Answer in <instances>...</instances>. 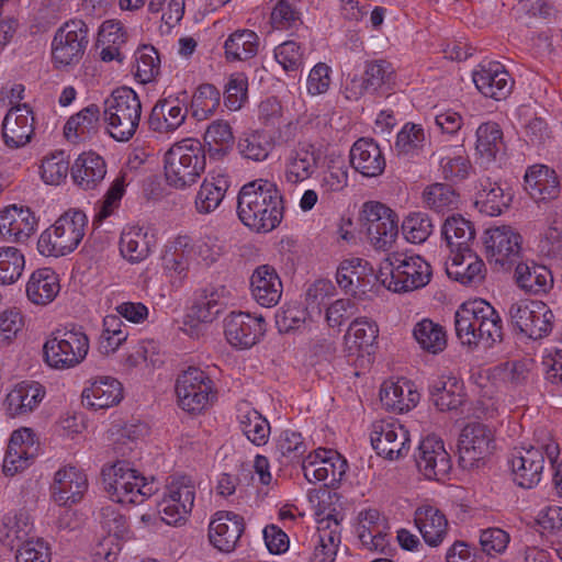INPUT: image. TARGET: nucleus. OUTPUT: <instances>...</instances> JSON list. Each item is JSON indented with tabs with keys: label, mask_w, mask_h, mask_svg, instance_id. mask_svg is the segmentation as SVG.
Here are the masks:
<instances>
[{
	"label": "nucleus",
	"mask_w": 562,
	"mask_h": 562,
	"mask_svg": "<svg viewBox=\"0 0 562 562\" xmlns=\"http://www.w3.org/2000/svg\"><path fill=\"white\" fill-rule=\"evenodd\" d=\"M237 214L244 225L257 233H269L283 218V199L276 182L256 179L238 193Z\"/></svg>",
	"instance_id": "1"
},
{
	"label": "nucleus",
	"mask_w": 562,
	"mask_h": 562,
	"mask_svg": "<svg viewBox=\"0 0 562 562\" xmlns=\"http://www.w3.org/2000/svg\"><path fill=\"white\" fill-rule=\"evenodd\" d=\"M456 334L471 349H490L503 339V322L497 311L484 300L463 303L454 314Z\"/></svg>",
	"instance_id": "2"
},
{
	"label": "nucleus",
	"mask_w": 562,
	"mask_h": 562,
	"mask_svg": "<svg viewBox=\"0 0 562 562\" xmlns=\"http://www.w3.org/2000/svg\"><path fill=\"white\" fill-rule=\"evenodd\" d=\"M206 154L196 138L175 143L164 156V175L169 187L186 190L205 172Z\"/></svg>",
	"instance_id": "3"
},
{
	"label": "nucleus",
	"mask_w": 562,
	"mask_h": 562,
	"mask_svg": "<svg viewBox=\"0 0 562 562\" xmlns=\"http://www.w3.org/2000/svg\"><path fill=\"white\" fill-rule=\"evenodd\" d=\"M431 266L419 255L394 251L380 263L376 279L390 291L406 293L426 286Z\"/></svg>",
	"instance_id": "4"
},
{
	"label": "nucleus",
	"mask_w": 562,
	"mask_h": 562,
	"mask_svg": "<svg viewBox=\"0 0 562 562\" xmlns=\"http://www.w3.org/2000/svg\"><path fill=\"white\" fill-rule=\"evenodd\" d=\"M559 453L558 442L548 431L540 430L532 445L517 450L509 460L513 481L522 488L537 486L542 479L546 459L553 463Z\"/></svg>",
	"instance_id": "5"
},
{
	"label": "nucleus",
	"mask_w": 562,
	"mask_h": 562,
	"mask_svg": "<svg viewBox=\"0 0 562 562\" xmlns=\"http://www.w3.org/2000/svg\"><path fill=\"white\" fill-rule=\"evenodd\" d=\"M101 474L104 488L115 503L138 505L157 491L154 480L147 481L126 461L104 465Z\"/></svg>",
	"instance_id": "6"
},
{
	"label": "nucleus",
	"mask_w": 562,
	"mask_h": 562,
	"mask_svg": "<svg viewBox=\"0 0 562 562\" xmlns=\"http://www.w3.org/2000/svg\"><path fill=\"white\" fill-rule=\"evenodd\" d=\"M140 116V100L131 88H119L104 100L103 120L109 135L117 142H127L135 135Z\"/></svg>",
	"instance_id": "7"
},
{
	"label": "nucleus",
	"mask_w": 562,
	"mask_h": 562,
	"mask_svg": "<svg viewBox=\"0 0 562 562\" xmlns=\"http://www.w3.org/2000/svg\"><path fill=\"white\" fill-rule=\"evenodd\" d=\"M88 218L79 210H68L45 229L37 240V249L44 256L60 257L72 252L86 234Z\"/></svg>",
	"instance_id": "8"
},
{
	"label": "nucleus",
	"mask_w": 562,
	"mask_h": 562,
	"mask_svg": "<svg viewBox=\"0 0 562 562\" xmlns=\"http://www.w3.org/2000/svg\"><path fill=\"white\" fill-rule=\"evenodd\" d=\"M178 406L189 414H200L216 398V390L210 375L198 367L182 370L175 383Z\"/></svg>",
	"instance_id": "9"
},
{
	"label": "nucleus",
	"mask_w": 562,
	"mask_h": 562,
	"mask_svg": "<svg viewBox=\"0 0 562 562\" xmlns=\"http://www.w3.org/2000/svg\"><path fill=\"white\" fill-rule=\"evenodd\" d=\"M88 351L89 338L80 328L56 330L43 346L45 362L57 370L78 366Z\"/></svg>",
	"instance_id": "10"
},
{
	"label": "nucleus",
	"mask_w": 562,
	"mask_h": 562,
	"mask_svg": "<svg viewBox=\"0 0 562 562\" xmlns=\"http://www.w3.org/2000/svg\"><path fill=\"white\" fill-rule=\"evenodd\" d=\"M89 44V29L85 21L74 19L57 29L50 44V58L56 69L79 64Z\"/></svg>",
	"instance_id": "11"
},
{
	"label": "nucleus",
	"mask_w": 562,
	"mask_h": 562,
	"mask_svg": "<svg viewBox=\"0 0 562 562\" xmlns=\"http://www.w3.org/2000/svg\"><path fill=\"white\" fill-rule=\"evenodd\" d=\"M196 486L188 475L173 476L167 483L164 496L158 504L161 520L167 525H178L187 519L194 506Z\"/></svg>",
	"instance_id": "12"
},
{
	"label": "nucleus",
	"mask_w": 562,
	"mask_h": 562,
	"mask_svg": "<svg viewBox=\"0 0 562 562\" xmlns=\"http://www.w3.org/2000/svg\"><path fill=\"white\" fill-rule=\"evenodd\" d=\"M512 325L531 339H541L553 327V313L542 301L518 300L508 308Z\"/></svg>",
	"instance_id": "13"
},
{
	"label": "nucleus",
	"mask_w": 562,
	"mask_h": 562,
	"mask_svg": "<svg viewBox=\"0 0 562 562\" xmlns=\"http://www.w3.org/2000/svg\"><path fill=\"white\" fill-rule=\"evenodd\" d=\"M362 215L367 236L375 249H387L398 235L397 214L378 201L363 204Z\"/></svg>",
	"instance_id": "14"
},
{
	"label": "nucleus",
	"mask_w": 562,
	"mask_h": 562,
	"mask_svg": "<svg viewBox=\"0 0 562 562\" xmlns=\"http://www.w3.org/2000/svg\"><path fill=\"white\" fill-rule=\"evenodd\" d=\"M347 469V460L336 450L326 448L308 453L302 463L304 477L310 483L325 482L329 487L341 482Z\"/></svg>",
	"instance_id": "15"
},
{
	"label": "nucleus",
	"mask_w": 562,
	"mask_h": 562,
	"mask_svg": "<svg viewBox=\"0 0 562 562\" xmlns=\"http://www.w3.org/2000/svg\"><path fill=\"white\" fill-rule=\"evenodd\" d=\"M370 440L376 453L389 460L403 458L411 449L408 430L394 419L374 422L371 426Z\"/></svg>",
	"instance_id": "16"
},
{
	"label": "nucleus",
	"mask_w": 562,
	"mask_h": 562,
	"mask_svg": "<svg viewBox=\"0 0 562 562\" xmlns=\"http://www.w3.org/2000/svg\"><path fill=\"white\" fill-rule=\"evenodd\" d=\"M495 446L493 429L480 422L468 423L459 435L458 451L464 468L473 467L492 453Z\"/></svg>",
	"instance_id": "17"
},
{
	"label": "nucleus",
	"mask_w": 562,
	"mask_h": 562,
	"mask_svg": "<svg viewBox=\"0 0 562 562\" xmlns=\"http://www.w3.org/2000/svg\"><path fill=\"white\" fill-rule=\"evenodd\" d=\"M322 158L319 146L306 139L297 142L284 157L283 175L286 183L295 186L310 179L317 171Z\"/></svg>",
	"instance_id": "18"
},
{
	"label": "nucleus",
	"mask_w": 562,
	"mask_h": 562,
	"mask_svg": "<svg viewBox=\"0 0 562 562\" xmlns=\"http://www.w3.org/2000/svg\"><path fill=\"white\" fill-rule=\"evenodd\" d=\"M521 236L512 226L490 227L484 234V247L488 262L505 268L514 262L521 248Z\"/></svg>",
	"instance_id": "19"
},
{
	"label": "nucleus",
	"mask_w": 562,
	"mask_h": 562,
	"mask_svg": "<svg viewBox=\"0 0 562 562\" xmlns=\"http://www.w3.org/2000/svg\"><path fill=\"white\" fill-rule=\"evenodd\" d=\"M40 443L31 428L22 427L14 430L8 443L3 459V473L13 476L27 469L38 454Z\"/></svg>",
	"instance_id": "20"
},
{
	"label": "nucleus",
	"mask_w": 562,
	"mask_h": 562,
	"mask_svg": "<svg viewBox=\"0 0 562 562\" xmlns=\"http://www.w3.org/2000/svg\"><path fill=\"white\" fill-rule=\"evenodd\" d=\"M193 257L194 245L188 236H178L165 245L161 254V269L171 286L182 285L188 277Z\"/></svg>",
	"instance_id": "21"
},
{
	"label": "nucleus",
	"mask_w": 562,
	"mask_h": 562,
	"mask_svg": "<svg viewBox=\"0 0 562 562\" xmlns=\"http://www.w3.org/2000/svg\"><path fill=\"white\" fill-rule=\"evenodd\" d=\"M190 95L186 90L160 99L151 109L149 128L158 133L178 130L186 121Z\"/></svg>",
	"instance_id": "22"
},
{
	"label": "nucleus",
	"mask_w": 562,
	"mask_h": 562,
	"mask_svg": "<svg viewBox=\"0 0 562 562\" xmlns=\"http://www.w3.org/2000/svg\"><path fill=\"white\" fill-rule=\"evenodd\" d=\"M38 218L24 205L10 204L0 210V236L9 243L24 244L37 231Z\"/></svg>",
	"instance_id": "23"
},
{
	"label": "nucleus",
	"mask_w": 562,
	"mask_h": 562,
	"mask_svg": "<svg viewBox=\"0 0 562 562\" xmlns=\"http://www.w3.org/2000/svg\"><path fill=\"white\" fill-rule=\"evenodd\" d=\"M245 520L231 510L216 512L209 524V541L220 552H233L245 531Z\"/></svg>",
	"instance_id": "24"
},
{
	"label": "nucleus",
	"mask_w": 562,
	"mask_h": 562,
	"mask_svg": "<svg viewBox=\"0 0 562 562\" xmlns=\"http://www.w3.org/2000/svg\"><path fill=\"white\" fill-rule=\"evenodd\" d=\"M88 486V476L83 470L65 465L54 474L50 495L59 506H71L83 498Z\"/></svg>",
	"instance_id": "25"
},
{
	"label": "nucleus",
	"mask_w": 562,
	"mask_h": 562,
	"mask_svg": "<svg viewBox=\"0 0 562 562\" xmlns=\"http://www.w3.org/2000/svg\"><path fill=\"white\" fill-rule=\"evenodd\" d=\"M415 458L418 470L428 480H440L451 469L450 456L443 441L436 435H429L420 441Z\"/></svg>",
	"instance_id": "26"
},
{
	"label": "nucleus",
	"mask_w": 562,
	"mask_h": 562,
	"mask_svg": "<svg viewBox=\"0 0 562 562\" xmlns=\"http://www.w3.org/2000/svg\"><path fill=\"white\" fill-rule=\"evenodd\" d=\"M263 331V318L254 317L248 313L233 312L224 321L227 341L239 349H247L256 345Z\"/></svg>",
	"instance_id": "27"
},
{
	"label": "nucleus",
	"mask_w": 562,
	"mask_h": 562,
	"mask_svg": "<svg viewBox=\"0 0 562 562\" xmlns=\"http://www.w3.org/2000/svg\"><path fill=\"white\" fill-rule=\"evenodd\" d=\"M472 79L483 95L495 100L505 99L514 85L510 75L498 61L481 63L473 71Z\"/></svg>",
	"instance_id": "28"
},
{
	"label": "nucleus",
	"mask_w": 562,
	"mask_h": 562,
	"mask_svg": "<svg viewBox=\"0 0 562 562\" xmlns=\"http://www.w3.org/2000/svg\"><path fill=\"white\" fill-rule=\"evenodd\" d=\"M156 244V236L149 227L126 225L120 237V252L130 263H139L150 256Z\"/></svg>",
	"instance_id": "29"
},
{
	"label": "nucleus",
	"mask_w": 562,
	"mask_h": 562,
	"mask_svg": "<svg viewBox=\"0 0 562 562\" xmlns=\"http://www.w3.org/2000/svg\"><path fill=\"white\" fill-rule=\"evenodd\" d=\"M250 292L260 306H276L283 292L282 281L277 270L270 265L258 266L250 277Z\"/></svg>",
	"instance_id": "30"
},
{
	"label": "nucleus",
	"mask_w": 562,
	"mask_h": 562,
	"mask_svg": "<svg viewBox=\"0 0 562 562\" xmlns=\"http://www.w3.org/2000/svg\"><path fill=\"white\" fill-rule=\"evenodd\" d=\"M414 522L429 547H439L448 536L449 521L446 515L434 505L418 506L414 513Z\"/></svg>",
	"instance_id": "31"
},
{
	"label": "nucleus",
	"mask_w": 562,
	"mask_h": 562,
	"mask_svg": "<svg viewBox=\"0 0 562 562\" xmlns=\"http://www.w3.org/2000/svg\"><path fill=\"white\" fill-rule=\"evenodd\" d=\"M34 133V116L27 104L12 106L2 123L4 142L10 147L24 146Z\"/></svg>",
	"instance_id": "32"
},
{
	"label": "nucleus",
	"mask_w": 562,
	"mask_h": 562,
	"mask_svg": "<svg viewBox=\"0 0 562 562\" xmlns=\"http://www.w3.org/2000/svg\"><path fill=\"white\" fill-rule=\"evenodd\" d=\"M446 271L449 278L463 285L479 284L485 277L484 261L471 249L450 254L446 263Z\"/></svg>",
	"instance_id": "33"
},
{
	"label": "nucleus",
	"mask_w": 562,
	"mask_h": 562,
	"mask_svg": "<svg viewBox=\"0 0 562 562\" xmlns=\"http://www.w3.org/2000/svg\"><path fill=\"white\" fill-rule=\"evenodd\" d=\"M350 164L363 177L373 178L383 173L386 161L380 146L371 138H360L350 149Z\"/></svg>",
	"instance_id": "34"
},
{
	"label": "nucleus",
	"mask_w": 562,
	"mask_h": 562,
	"mask_svg": "<svg viewBox=\"0 0 562 562\" xmlns=\"http://www.w3.org/2000/svg\"><path fill=\"white\" fill-rule=\"evenodd\" d=\"M123 386L112 376H98L82 392V403L93 411L106 409L121 402Z\"/></svg>",
	"instance_id": "35"
},
{
	"label": "nucleus",
	"mask_w": 562,
	"mask_h": 562,
	"mask_svg": "<svg viewBox=\"0 0 562 562\" xmlns=\"http://www.w3.org/2000/svg\"><path fill=\"white\" fill-rule=\"evenodd\" d=\"M74 183L82 190L97 189L106 175V164L104 159L93 153H82L78 156L70 169Z\"/></svg>",
	"instance_id": "36"
},
{
	"label": "nucleus",
	"mask_w": 562,
	"mask_h": 562,
	"mask_svg": "<svg viewBox=\"0 0 562 562\" xmlns=\"http://www.w3.org/2000/svg\"><path fill=\"white\" fill-rule=\"evenodd\" d=\"M419 397L414 384L405 379L385 381L380 390L382 405L394 413L411 411L417 405Z\"/></svg>",
	"instance_id": "37"
},
{
	"label": "nucleus",
	"mask_w": 562,
	"mask_h": 562,
	"mask_svg": "<svg viewBox=\"0 0 562 562\" xmlns=\"http://www.w3.org/2000/svg\"><path fill=\"white\" fill-rule=\"evenodd\" d=\"M525 189L537 202L555 199L560 193V181L555 171L546 165L530 166L525 173Z\"/></svg>",
	"instance_id": "38"
},
{
	"label": "nucleus",
	"mask_w": 562,
	"mask_h": 562,
	"mask_svg": "<svg viewBox=\"0 0 562 562\" xmlns=\"http://www.w3.org/2000/svg\"><path fill=\"white\" fill-rule=\"evenodd\" d=\"M505 149L504 134L499 124L487 121L475 131V157L481 165L488 166L496 161Z\"/></svg>",
	"instance_id": "39"
},
{
	"label": "nucleus",
	"mask_w": 562,
	"mask_h": 562,
	"mask_svg": "<svg viewBox=\"0 0 562 562\" xmlns=\"http://www.w3.org/2000/svg\"><path fill=\"white\" fill-rule=\"evenodd\" d=\"M339 520L328 515L318 520L314 550L310 562H333L341 540Z\"/></svg>",
	"instance_id": "40"
},
{
	"label": "nucleus",
	"mask_w": 562,
	"mask_h": 562,
	"mask_svg": "<svg viewBox=\"0 0 562 562\" xmlns=\"http://www.w3.org/2000/svg\"><path fill=\"white\" fill-rule=\"evenodd\" d=\"M372 272L373 269L367 260L349 258L340 262L336 279L345 292L355 295L358 292H364V288L370 283Z\"/></svg>",
	"instance_id": "41"
},
{
	"label": "nucleus",
	"mask_w": 562,
	"mask_h": 562,
	"mask_svg": "<svg viewBox=\"0 0 562 562\" xmlns=\"http://www.w3.org/2000/svg\"><path fill=\"white\" fill-rule=\"evenodd\" d=\"M236 412L239 428L247 439L258 447L265 446L270 437V424L267 418L247 401L239 402Z\"/></svg>",
	"instance_id": "42"
},
{
	"label": "nucleus",
	"mask_w": 562,
	"mask_h": 562,
	"mask_svg": "<svg viewBox=\"0 0 562 562\" xmlns=\"http://www.w3.org/2000/svg\"><path fill=\"white\" fill-rule=\"evenodd\" d=\"M44 386L36 381H22L7 395L8 412L11 416L33 412L45 397Z\"/></svg>",
	"instance_id": "43"
},
{
	"label": "nucleus",
	"mask_w": 562,
	"mask_h": 562,
	"mask_svg": "<svg viewBox=\"0 0 562 562\" xmlns=\"http://www.w3.org/2000/svg\"><path fill=\"white\" fill-rule=\"evenodd\" d=\"M517 285L530 294H544L553 286L551 271L535 261H526L517 265L515 269Z\"/></svg>",
	"instance_id": "44"
},
{
	"label": "nucleus",
	"mask_w": 562,
	"mask_h": 562,
	"mask_svg": "<svg viewBox=\"0 0 562 562\" xmlns=\"http://www.w3.org/2000/svg\"><path fill=\"white\" fill-rule=\"evenodd\" d=\"M99 122V106L89 104L67 120L64 126V135L68 142L74 144L85 142L97 134Z\"/></svg>",
	"instance_id": "45"
},
{
	"label": "nucleus",
	"mask_w": 562,
	"mask_h": 562,
	"mask_svg": "<svg viewBox=\"0 0 562 562\" xmlns=\"http://www.w3.org/2000/svg\"><path fill=\"white\" fill-rule=\"evenodd\" d=\"M229 292L225 286L204 290L191 306L188 317L203 324L212 323L225 308Z\"/></svg>",
	"instance_id": "46"
},
{
	"label": "nucleus",
	"mask_w": 562,
	"mask_h": 562,
	"mask_svg": "<svg viewBox=\"0 0 562 562\" xmlns=\"http://www.w3.org/2000/svg\"><path fill=\"white\" fill-rule=\"evenodd\" d=\"M60 291L58 276L49 268L35 270L27 283V299L36 305H46L55 300Z\"/></svg>",
	"instance_id": "47"
},
{
	"label": "nucleus",
	"mask_w": 562,
	"mask_h": 562,
	"mask_svg": "<svg viewBox=\"0 0 562 562\" xmlns=\"http://www.w3.org/2000/svg\"><path fill=\"white\" fill-rule=\"evenodd\" d=\"M356 532L363 548L370 551L383 550L385 536L382 531V519L378 509L368 508L358 514Z\"/></svg>",
	"instance_id": "48"
},
{
	"label": "nucleus",
	"mask_w": 562,
	"mask_h": 562,
	"mask_svg": "<svg viewBox=\"0 0 562 562\" xmlns=\"http://www.w3.org/2000/svg\"><path fill=\"white\" fill-rule=\"evenodd\" d=\"M431 401L441 411L457 409L464 400L463 384L454 376H439L429 386Z\"/></svg>",
	"instance_id": "49"
},
{
	"label": "nucleus",
	"mask_w": 562,
	"mask_h": 562,
	"mask_svg": "<svg viewBox=\"0 0 562 562\" xmlns=\"http://www.w3.org/2000/svg\"><path fill=\"white\" fill-rule=\"evenodd\" d=\"M258 34L248 29L237 30L224 43L225 56L228 61L247 60L259 52Z\"/></svg>",
	"instance_id": "50"
},
{
	"label": "nucleus",
	"mask_w": 562,
	"mask_h": 562,
	"mask_svg": "<svg viewBox=\"0 0 562 562\" xmlns=\"http://www.w3.org/2000/svg\"><path fill=\"white\" fill-rule=\"evenodd\" d=\"M512 202V193L491 179L481 180L476 194V205L490 216L499 215Z\"/></svg>",
	"instance_id": "51"
},
{
	"label": "nucleus",
	"mask_w": 562,
	"mask_h": 562,
	"mask_svg": "<svg viewBox=\"0 0 562 562\" xmlns=\"http://www.w3.org/2000/svg\"><path fill=\"white\" fill-rule=\"evenodd\" d=\"M441 235L446 240L450 254L470 249L475 231L472 223L462 216L448 217L441 228Z\"/></svg>",
	"instance_id": "52"
},
{
	"label": "nucleus",
	"mask_w": 562,
	"mask_h": 562,
	"mask_svg": "<svg viewBox=\"0 0 562 562\" xmlns=\"http://www.w3.org/2000/svg\"><path fill=\"white\" fill-rule=\"evenodd\" d=\"M378 336L379 327L375 322L360 317L350 324L345 340L350 351H366L370 355Z\"/></svg>",
	"instance_id": "53"
},
{
	"label": "nucleus",
	"mask_w": 562,
	"mask_h": 562,
	"mask_svg": "<svg viewBox=\"0 0 562 562\" xmlns=\"http://www.w3.org/2000/svg\"><path fill=\"white\" fill-rule=\"evenodd\" d=\"M237 147L244 158L261 162L273 150L274 139L267 131L257 130L240 137Z\"/></svg>",
	"instance_id": "54"
},
{
	"label": "nucleus",
	"mask_w": 562,
	"mask_h": 562,
	"mask_svg": "<svg viewBox=\"0 0 562 562\" xmlns=\"http://www.w3.org/2000/svg\"><path fill=\"white\" fill-rule=\"evenodd\" d=\"M413 335L420 348L429 353H439L447 346L443 327L428 318H424L415 325Z\"/></svg>",
	"instance_id": "55"
},
{
	"label": "nucleus",
	"mask_w": 562,
	"mask_h": 562,
	"mask_svg": "<svg viewBox=\"0 0 562 562\" xmlns=\"http://www.w3.org/2000/svg\"><path fill=\"white\" fill-rule=\"evenodd\" d=\"M423 201L428 209L445 213L457 209L460 199L459 193L450 184L437 182L424 189Z\"/></svg>",
	"instance_id": "56"
},
{
	"label": "nucleus",
	"mask_w": 562,
	"mask_h": 562,
	"mask_svg": "<svg viewBox=\"0 0 562 562\" xmlns=\"http://www.w3.org/2000/svg\"><path fill=\"white\" fill-rule=\"evenodd\" d=\"M191 114L198 121H205L216 112L221 103L220 90L210 83L201 85L190 97Z\"/></svg>",
	"instance_id": "57"
},
{
	"label": "nucleus",
	"mask_w": 562,
	"mask_h": 562,
	"mask_svg": "<svg viewBox=\"0 0 562 562\" xmlns=\"http://www.w3.org/2000/svg\"><path fill=\"white\" fill-rule=\"evenodd\" d=\"M33 525L26 513L8 514L0 525V546L13 549L16 541L25 539Z\"/></svg>",
	"instance_id": "58"
},
{
	"label": "nucleus",
	"mask_w": 562,
	"mask_h": 562,
	"mask_svg": "<svg viewBox=\"0 0 562 562\" xmlns=\"http://www.w3.org/2000/svg\"><path fill=\"white\" fill-rule=\"evenodd\" d=\"M127 337L128 330L122 319L116 315H106L103 318V329L98 341V349L102 355H111Z\"/></svg>",
	"instance_id": "59"
},
{
	"label": "nucleus",
	"mask_w": 562,
	"mask_h": 562,
	"mask_svg": "<svg viewBox=\"0 0 562 562\" xmlns=\"http://www.w3.org/2000/svg\"><path fill=\"white\" fill-rule=\"evenodd\" d=\"M426 144V132L422 125L406 123L397 133L395 149L398 155L415 157L424 150Z\"/></svg>",
	"instance_id": "60"
},
{
	"label": "nucleus",
	"mask_w": 562,
	"mask_h": 562,
	"mask_svg": "<svg viewBox=\"0 0 562 562\" xmlns=\"http://www.w3.org/2000/svg\"><path fill=\"white\" fill-rule=\"evenodd\" d=\"M539 249L546 256L562 252V207H555L547 217L546 228L539 240Z\"/></svg>",
	"instance_id": "61"
},
{
	"label": "nucleus",
	"mask_w": 562,
	"mask_h": 562,
	"mask_svg": "<svg viewBox=\"0 0 562 562\" xmlns=\"http://www.w3.org/2000/svg\"><path fill=\"white\" fill-rule=\"evenodd\" d=\"M25 258L22 251L13 246L0 247V284L15 283L22 276Z\"/></svg>",
	"instance_id": "62"
},
{
	"label": "nucleus",
	"mask_w": 562,
	"mask_h": 562,
	"mask_svg": "<svg viewBox=\"0 0 562 562\" xmlns=\"http://www.w3.org/2000/svg\"><path fill=\"white\" fill-rule=\"evenodd\" d=\"M70 169L68 155L63 150H57L43 158L41 177L47 184L59 186L66 180Z\"/></svg>",
	"instance_id": "63"
},
{
	"label": "nucleus",
	"mask_w": 562,
	"mask_h": 562,
	"mask_svg": "<svg viewBox=\"0 0 562 562\" xmlns=\"http://www.w3.org/2000/svg\"><path fill=\"white\" fill-rule=\"evenodd\" d=\"M297 0H278L270 14L274 30L290 31L302 24V14Z\"/></svg>",
	"instance_id": "64"
}]
</instances>
